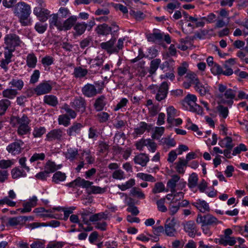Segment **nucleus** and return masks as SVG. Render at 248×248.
Listing matches in <instances>:
<instances>
[{
	"label": "nucleus",
	"mask_w": 248,
	"mask_h": 248,
	"mask_svg": "<svg viewBox=\"0 0 248 248\" xmlns=\"http://www.w3.org/2000/svg\"><path fill=\"white\" fill-rule=\"evenodd\" d=\"M88 27L87 24L85 23H77L74 26V30L75 32L74 33V35H81L85 31L86 28Z\"/></svg>",
	"instance_id": "obj_25"
},
{
	"label": "nucleus",
	"mask_w": 248,
	"mask_h": 248,
	"mask_svg": "<svg viewBox=\"0 0 248 248\" xmlns=\"http://www.w3.org/2000/svg\"><path fill=\"white\" fill-rule=\"evenodd\" d=\"M44 102L46 104L53 107L56 106L58 103L57 97L52 95L45 96Z\"/></svg>",
	"instance_id": "obj_38"
},
{
	"label": "nucleus",
	"mask_w": 248,
	"mask_h": 248,
	"mask_svg": "<svg viewBox=\"0 0 248 248\" xmlns=\"http://www.w3.org/2000/svg\"><path fill=\"white\" fill-rule=\"evenodd\" d=\"M217 108L221 117L226 118L228 116L229 110L227 107H224L222 105H219Z\"/></svg>",
	"instance_id": "obj_53"
},
{
	"label": "nucleus",
	"mask_w": 248,
	"mask_h": 248,
	"mask_svg": "<svg viewBox=\"0 0 248 248\" xmlns=\"http://www.w3.org/2000/svg\"><path fill=\"white\" fill-rule=\"evenodd\" d=\"M9 84L13 87H16L18 90H21L24 85L23 81L21 79H13Z\"/></svg>",
	"instance_id": "obj_51"
},
{
	"label": "nucleus",
	"mask_w": 248,
	"mask_h": 248,
	"mask_svg": "<svg viewBox=\"0 0 248 248\" xmlns=\"http://www.w3.org/2000/svg\"><path fill=\"white\" fill-rule=\"evenodd\" d=\"M15 15L18 17L22 26H28L31 23V6L24 2H19L13 8Z\"/></svg>",
	"instance_id": "obj_1"
},
{
	"label": "nucleus",
	"mask_w": 248,
	"mask_h": 248,
	"mask_svg": "<svg viewBox=\"0 0 248 248\" xmlns=\"http://www.w3.org/2000/svg\"><path fill=\"white\" fill-rule=\"evenodd\" d=\"M198 178L195 173H192L188 178V186L190 188L195 187L198 183Z\"/></svg>",
	"instance_id": "obj_42"
},
{
	"label": "nucleus",
	"mask_w": 248,
	"mask_h": 248,
	"mask_svg": "<svg viewBox=\"0 0 248 248\" xmlns=\"http://www.w3.org/2000/svg\"><path fill=\"white\" fill-rule=\"evenodd\" d=\"M58 120L59 124L64 126L68 125L70 123V118L65 114L59 116Z\"/></svg>",
	"instance_id": "obj_57"
},
{
	"label": "nucleus",
	"mask_w": 248,
	"mask_h": 248,
	"mask_svg": "<svg viewBox=\"0 0 248 248\" xmlns=\"http://www.w3.org/2000/svg\"><path fill=\"white\" fill-rule=\"evenodd\" d=\"M89 184V183L87 180L78 177L74 181L68 183L66 186L70 187H74L77 186L83 188V187H87Z\"/></svg>",
	"instance_id": "obj_19"
},
{
	"label": "nucleus",
	"mask_w": 248,
	"mask_h": 248,
	"mask_svg": "<svg viewBox=\"0 0 248 248\" xmlns=\"http://www.w3.org/2000/svg\"><path fill=\"white\" fill-rule=\"evenodd\" d=\"M25 219H26V217H20V216L10 217L8 218V224L9 226H15L19 224H23V221Z\"/></svg>",
	"instance_id": "obj_29"
},
{
	"label": "nucleus",
	"mask_w": 248,
	"mask_h": 248,
	"mask_svg": "<svg viewBox=\"0 0 248 248\" xmlns=\"http://www.w3.org/2000/svg\"><path fill=\"white\" fill-rule=\"evenodd\" d=\"M109 114L105 112H102L97 115L98 121L100 123H104L108 121L109 118Z\"/></svg>",
	"instance_id": "obj_61"
},
{
	"label": "nucleus",
	"mask_w": 248,
	"mask_h": 248,
	"mask_svg": "<svg viewBox=\"0 0 248 248\" xmlns=\"http://www.w3.org/2000/svg\"><path fill=\"white\" fill-rule=\"evenodd\" d=\"M218 243L223 246H233L235 244L236 240L233 237L221 236L219 239Z\"/></svg>",
	"instance_id": "obj_24"
},
{
	"label": "nucleus",
	"mask_w": 248,
	"mask_h": 248,
	"mask_svg": "<svg viewBox=\"0 0 248 248\" xmlns=\"http://www.w3.org/2000/svg\"><path fill=\"white\" fill-rule=\"evenodd\" d=\"M112 177L115 179L123 180L125 178V174L122 170H117L113 172Z\"/></svg>",
	"instance_id": "obj_54"
},
{
	"label": "nucleus",
	"mask_w": 248,
	"mask_h": 248,
	"mask_svg": "<svg viewBox=\"0 0 248 248\" xmlns=\"http://www.w3.org/2000/svg\"><path fill=\"white\" fill-rule=\"evenodd\" d=\"M46 132V129L44 127L35 128L33 132V135L35 138L41 137Z\"/></svg>",
	"instance_id": "obj_60"
},
{
	"label": "nucleus",
	"mask_w": 248,
	"mask_h": 248,
	"mask_svg": "<svg viewBox=\"0 0 248 248\" xmlns=\"http://www.w3.org/2000/svg\"><path fill=\"white\" fill-rule=\"evenodd\" d=\"M83 95L88 97H93L97 93L95 87L91 84H87L82 88Z\"/></svg>",
	"instance_id": "obj_13"
},
{
	"label": "nucleus",
	"mask_w": 248,
	"mask_h": 248,
	"mask_svg": "<svg viewBox=\"0 0 248 248\" xmlns=\"http://www.w3.org/2000/svg\"><path fill=\"white\" fill-rule=\"evenodd\" d=\"M33 12L41 22L46 21L50 14L49 10L45 7H34Z\"/></svg>",
	"instance_id": "obj_9"
},
{
	"label": "nucleus",
	"mask_w": 248,
	"mask_h": 248,
	"mask_svg": "<svg viewBox=\"0 0 248 248\" xmlns=\"http://www.w3.org/2000/svg\"><path fill=\"white\" fill-rule=\"evenodd\" d=\"M130 194L133 196H136L140 199H144L145 195L140 188L134 187L130 190Z\"/></svg>",
	"instance_id": "obj_46"
},
{
	"label": "nucleus",
	"mask_w": 248,
	"mask_h": 248,
	"mask_svg": "<svg viewBox=\"0 0 248 248\" xmlns=\"http://www.w3.org/2000/svg\"><path fill=\"white\" fill-rule=\"evenodd\" d=\"M165 128L164 127H156L155 132L152 136L153 139L158 140L164 132Z\"/></svg>",
	"instance_id": "obj_47"
},
{
	"label": "nucleus",
	"mask_w": 248,
	"mask_h": 248,
	"mask_svg": "<svg viewBox=\"0 0 248 248\" xmlns=\"http://www.w3.org/2000/svg\"><path fill=\"white\" fill-rule=\"evenodd\" d=\"M105 98V96L102 95L96 99L94 106L97 111H101L103 109L106 105Z\"/></svg>",
	"instance_id": "obj_32"
},
{
	"label": "nucleus",
	"mask_w": 248,
	"mask_h": 248,
	"mask_svg": "<svg viewBox=\"0 0 248 248\" xmlns=\"http://www.w3.org/2000/svg\"><path fill=\"white\" fill-rule=\"evenodd\" d=\"M37 197L33 196L28 202L23 204V208L19 209L18 210L22 213L30 212L31 210V208L37 205Z\"/></svg>",
	"instance_id": "obj_12"
},
{
	"label": "nucleus",
	"mask_w": 248,
	"mask_h": 248,
	"mask_svg": "<svg viewBox=\"0 0 248 248\" xmlns=\"http://www.w3.org/2000/svg\"><path fill=\"white\" fill-rule=\"evenodd\" d=\"M89 183L87 187H83V188H85L87 191V193L89 194H102L104 193L106 190L104 188H101V187L92 186L93 184V182H90L88 181Z\"/></svg>",
	"instance_id": "obj_16"
},
{
	"label": "nucleus",
	"mask_w": 248,
	"mask_h": 248,
	"mask_svg": "<svg viewBox=\"0 0 248 248\" xmlns=\"http://www.w3.org/2000/svg\"><path fill=\"white\" fill-rule=\"evenodd\" d=\"M236 93V91L229 89L226 91L224 94H219L218 97L221 98V102L223 103L231 106L233 103L232 100L235 98Z\"/></svg>",
	"instance_id": "obj_6"
},
{
	"label": "nucleus",
	"mask_w": 248,
	"mask_h": 248,
	"mask_svg": "<svg viewBox=\"0 0 248 248\" xmlns=\"http://www.w3.org/2000/svg\"><path fill=\"white\" fill-rule=\"evenodd\" d=\"M187 165V161L181 158H179V161L176 164V170L179 173H184L185 170L184 169L185 167Z\"/></svg>",
	"instance_id": "obj_39"
},
{
	"label": "nucleus",
	"mask_w": 248,
	"mask_h": 248,
	"mask_svg": "<svg viewBox=\"0 0 248 248\" xmlns=\"http://www.w3.org/2000/svg\"><path fill=\"white\" fill-rule=\"evenodd\" d=\"M180 177L177 175L172 176V178L168 182L167 186L170 189L172 193L175 192L176 183L179 180Z\"/></svg>",
	"instance_id": "obj_26"
},
{
	"label": "nucleus",
	"mask_w": 248,
	"mask_h": 248,
	"mask_svg": "<svg viewBox=\"0 0 248 248\" xmlns=\"http://www.w3.org/2000/svg\"><path fill=\"white\" fill-rule=\"evenodd\" d=\"M169 90V85L167 82H163L159 87L155 95V99L161 101L166 98Z\"/></svg>",
	"instance_id": "obj_8"
},
{
	"label": "nucleus",
	"mask_w": 248,
	"mask_h": 248,
	"mask_svg": "<svg viewBox=\"0 0 248 248\" xmlns=\"http://www.w3.org/2000/svg\"><path fill=\"white\" fill-rule=\"evenodd\" d=\"M176 220L173 218L172 219L168 218L165 222L164 226L165 233L169 236H175L177 231L175 229Z\"/></svg>",
	"instance_id": "obj_5"
},
{
	"label": "nucleus",
	"mask_w": 248,
	"mask_h": 248,
	"mask_svg": "<svg viewBox=\"0 0 248 248\" xmlns=\"http://www.w3.org/2000/svg\"><path fill=\"white\" fill-rule=\"evenodd\" d=\"M31 248H44L45 241L36 240L31 245Z\"/></svg>",
	"instance_id": "obj_64"
},
{
	"label": "nucleus",
	"mask_w": 248,
	"mask_h": 248,
	"mask_svg": "<svg viewBox=\"0 0 248 248\" xmlns=\"http://www.w3.org/2000/svg\"><path fill=\"white\" fill-rule=\"evenodd\" d=\"M75 207H70L69 208H62V210L64 212L63 219L67 220L70 215L73 212V211L75 209Z\"/></svg>",
	"instance_id": "obj_59"
},
{
	"label": "nucleus",
	"mask_w": 248,
	"mask_h": 248,
	"mask_svg": "<svg viewBox=\"0 0 248 248\" xmlns=\"http://www.w3.org/2000/svg\"><path fill=\"white\" fill-rule=\"evenodd\" d=\"M18 94L16 90L13 89H7L3 91L2 95L4 97L10 99L14 98Z\"/></svg>",
	"instance_id": "obj_31"
},
{
	"label": "nucleus",
	"mask_w": 248,
	"mask_h": 248,
	"mask_svg": "<svg viewBox=\"0 0 248 248\" xmlns=\"http://www.w3.org/2000/svg\"><path fill=\"white\" fill-rule=\"evenodd\" d=\"M197 101V97L195 95L188 94L185 98L184 101L189 106L196 104Z\"/></svg>",
	"instance_id": "obj_52"
},
{
	"label": "nucleus",
	"mask_w": 248,
	"mask_h": 248,
	"mask_svg": "<svg viewBox=\"0 0 248 248\" xmlns=\"http://www.w3.org/2000/svg\"><path fill=\"white\" fill-rule=\"evenodd\" d=\"M63 136V132L60 129H54L50 131L46 135V140L48 141L57 140L60 141L62 140Z\"/></svg>",
	"instance_id": "obj_15"
},
{
	"label": "nucleus",
	"mask_w": 248,
	"mask_h": 248,
	"mask_svg": "<svg viewBox=\"0 0 248 248\" xmlns=\"http://www.w3.org/2000/svg\"><path fill=\"white\" fill-rule=\"evenodd\" d=\"M37 58L33 53H30L27 57V65L31 68H34L36 65Z\"/></svg>",
	"instance_id": "obj_27"
},
{
	"label": "nucleus",
	"mask_w": 248,
	"mask_h": 248,
	"mask_svg": "<svg viewBox=\"0 0 248 248\" xmlns=\"http://www.w3.org/2000/svg\"><path fill=\"white\" fill-rule=\"evenodd\" d=\"M88 71L86 69L82 68L79 66L74 69V75L77 78H82L84 77L88 73Z\"/></svg>",
	"instance_id": "obj_33"
},
{
	"label": "nucleus",
	"mask_w": 248,
	"mask_h": 248,
	"mask_svg": "<svg viewBox=\"0 0 248 248\" xmlns=\"http://www.w3.org/2000/svg\"><path fill=\"white\" fill-rule=\"evenodd\" d=\"M52 90L51 86L47 82L39 84L34 89V92L37 95L47 93Z\"/></svg>",
	"instance_id": "obj_11"
},
{
	"label": "nucleus",
	"mask_w": 248,
	"mask_h": 248,
	"mask_svg": "<svg viewBox=\"0 0 248 248\" xmlns=\"http://www.w3.org/2000/svg\"><path fill=\"white\" fill-rule=\"evenodd\" d=\"M149 161L148 156L144 153H140L136 155L134 158L135 163L140 165L142 167L145 166Z\"/></svg>",
	"instance_id": "obj_17"
},
{
	"label": "nucleus",
	"mask_w": 248,
	"mask_h": 248,
	"mask_svg": "<svg viewBox=\"0 0 248 248\" xmlns=\"http://www.w3.org/2000/svg\"><path fill=\"white\" fill-rule=\"evenodd\" d=\"M148 41L155 42L157 41H160L163 39V33H162L157 30H154L153 33L146 35Z\"/></svg>",
	"instance_id": "obj_18"
},
{
	"label": "nucleus",
	"mask_w": 248,
	"mask_h": 248,
	"mask_svg": "<svg viewBox=\"0 0 248 248\" xmlns=\"http://www.w3.org/2000/svg\"><path fill=\"white\" fill-rule=\"evenodd\" d=\"M60 168V166H57L56 164L51 161H48L46 163L45 167V170L48 174L52 173L56 171L57 170Z\"/></svg>",
	"instance_id": "obj_41"
},
{
	"label": "nucleus",
	"mask_w": 248,
	"mask_h": 248,
	"mask_svg": "<svg viewBox=\"0 0 248 248\" xmlns=\"http://www.w3.org/2000/svg\"><path fill=\"white\" fill-rule=\"evenodd\" d=\"M123 39H119L117 45H115L116 38L112 37L110 40L101 43L100 46L102 49L106 50L108 53H118L123 47Z\"/></svg>",
	"instance_id": "obj_2"
},
{
	"label": "nucleus",
	"mask_w": 248,
	"mask_h": 248,
	"mask_svg": "<svg viewBox=\"0 0 248 248\" xmlns=\"http://www.w3.org/2000/svg\"><path fill=\"white\" fill-rule=\"evenodd\" d=\"M77 17L75 16H70L63 23L61 22L60 31L69 30L76 23Z\"/></svg>",
	"instance_id": "obj_14"
},
{
	"label": "nucleus",
	"mask_w": 248,
	"mask_h": 248,
	"mask_svg": "<svg viewBox=\"0 0 248 248\" xmlns=\"http://www.w3.org/2000/svg\"><path fill=\"white\" fill-rule=\"evenodd\" d=\"M194 88L202 96L205 95L209 92V87L207 84H202L200 81L194 86Z\"/></svg>",
	"instance_id": "obj_21"
},
{
	"label": "nucleus",
	"mask_w": 248,
	"mask_h": 248,
	"mask_svg": "<svg viewBox=\"0 0 248 248\" xmlns=\"http://www.w3.org/2000/svg\"><path fill=\"white\" fill-rule=\"evenodd\" d=\"M24 142L21 140H17L10 144L6 148L7 151L13 155L19 154L23 148L22 146Z\"/></svg>",
	"instance_id": "obj_7"
},
{
	"label": "nucleus",
	"mask_w": 248,
	"mask_h": 248,
	"mask_svg": "<svg viewBox=\"0 0 248 248\" xmlns=\"http://www.w3.org/2000/svg\"><path fill=\"white\" fill-rule=\"evenodd\" d=\"M165 189V186L162 182H158L155 184L152 192L154 194L163 192Z\"/></svg>",
	"instance_id": "obj_56"
},
{
	"label": "nucleus",
	"mask_w": 248,
	"mask_h": 248,
	"mask_svg": "<svg viewBox=\"0 0 248 248\" xmlns=\"http://www.w3.org/2000/svg\"><path fill=\"white\" fill-rule=\"evenodd\" d=\"M97 33L99 35H107L111 32V28L107 24H103L97 26L95 29Z\"/></svg>",
	"instance_id": "obj_23"
},
{
	"label": "nucleus",
	"mask_w": 248,
	"mask_h": 248,
	"mask_svg": "<svg viewBox=\"0 0 248 248\" xmlns=\"http://www.w3.org/2000/svg\"><path fill=\"white\" fill-rule=\"evenodd\" d=\"M161 60L159 59H155L151 62L150 67L149 70V72L151 75L155 73V71L159 67L160 64Z\"/></svg>",
	"instance_id": "obj_36"
},
{
	"label": "nucleus",
	"mask_w": 248,
	"mask_h": 248,
	"mask_svg": "<svg viewBox=\"0 0 248 248\" xmlns=\"http://www.w3.org/2000/svg\"><path fill=\"white\" fill-rule=\"evenodd\" d=\"M13 120H16L19 125H29V120L27 116L23 115L22 117H13Z\"/></svg>",
	"instance_id": "obj_45"
},
{
	"label": "nucleus",
	"mask_w": 248,
	"mask_h": 248,
	"mask_svg": "<svg viewBox=\"0 0 248 248\" xmlns=\"http://www.w3.org/2000/svg\"><path fill=\"white\" fill-rule=\"evenodd\" d=\"M186 80L191 84H196L200 81L197 76L194 73L188 72L185 76Z\"/></svg>",
	"instance_id": "obj_37"
},
{
	"label": "nucleus",
	"mask_w": 248,
	"mask_h": 248,
	"mask_svg": "<svg viewBox=\"0 0 248 248\" xmlns=\"http://www.w3.org/2000/svg\"><path fill=\"white\" fill-rule=\"evenodd\" d=\"M66 178L65 173L61 171H57L53 176V181L55 183H59L60 181H64Z\"/></svg>",
	"instance_id": "obj_44"
},
{
	"label": "nucleus",
	"mask_w": 248,
	"mask_h": 248,
	"mask_svg": "<svg viewBox=\"0 0 248 248\" xmlns=\"http://www.w3.org/2000/svg\"><path fill=\"white\" fill-rule=\"evenodd\" d=\"M78 154V151L77 149L70 148L67 150V152L65 154V155L67 159L73 160Z\"/></svg>",
	"instance_id": "obj_48"
},
{
	"label": "nucleus",
	"mask_w": 248,
	"mask_h": 248,
	"mask_svg": "<svg viewBox=\"0 0 248 248\" xmlns=\"http://www.w3.org/2000/svg\"><path fill=\"white\" fill-rule=\"evenodd\" d=\"M179 208L178 203H172V202H171L169 208L170 214L171 215L175 214L178 211Z\"/></svg>",
	"instance_id": "obj_63"
},
{
	"label": "nucleus",
	"mask_w": 248,
	"mask_h": 248,
	"mask_svg": "<svg viewBox=\"0 0 248 248\" xmlns=\"http://www.w3.org/2000/svg\"><path fill=\"white\" fill-rule=\"evenodd\" d=\"M4 55L5 58L1 60L0 66L5 71H7L8 70L7 65L11 62V58L13 56V54L11 51H5L4 53Z\"/></svg>",
	"instance_id": "obj_20"
},
{
	"label": "nucleus",
	"mask_w": 248,
	"mask_h": 248,
	"mask_svg": "<svg viewBox=\"0 0 248 248\" xmlns=\"http://www.w3.org/2000/svg\"><path fill=\"white\" fill-rule=\"evenodd\" d=\"M151 128V125H148L145 122H140V126L135 129V132L137 135L142 134L146 130H149Z\"/></svg>",
	"instance_id": "obj_34"
},
{
	"label": "nucleus",
	"mask_w": 248,
	"mask_h": 248,
	"mask_svg": "<svg viewBox=\"0 0 248 248\" xmlns=\"http://www.w3.org/2000/svg\"><path fill=\"white\" fill-rule=\"evenodd\" d=\"M165 202V198H162L157 201L156 204L157 205V208L159 211L162 212H165L166 211H167V208L164 205Z\"/></svg>",
	"instance_id": "obj_58"
},
{
	"label": "nucleus",
	"mask_w": 248,
	"mask_h": 248,
	"mask_svg": "<svg viewBox=\"0 0 248 248\" xmlns=\"http://www.w3.org/2000/svg\"><path fill=\"white\" fill-rule=\"evenodd\" d=\"M51 18L49 20L50 27H55L60 31L61 27V22L58 20V15L57 14H53L51 15Z\"/></svg>",
	"instance_id": "obj_28"
},
{
	"label": "nucleus",
	"mask_w": 248,
	"mask_h": 248,
	"mask_svg": "<svg viewBox=\"0 0 248 248\" xmlns=\"http://www.w3.org/2000/svg\"><path fill=\"white\" fill-rule=\"evenodd\" d=\"M71 106L76 110L83 112L86 109V102L84 98L81 97L76 98L71 103Z\"/></svg>",
	"instance_id": "obj_10"
},
{
	"label": "nucleus",
	"mask_w": 248,
	"mask_h": 248,
	"mask_svg": "<svg viewBox=\"0 0 248 248\" xmlns=\"http://www.w3.org/2000/svg\"><path fill=\"white\" fill-rule=\"evenodd\" d=\"M167 122L169 124H172L174 118L176 116V110L173 106H170L167 108Z\"/></svg>",
	"instance_id": "obj_30"
},
{
	"label": "nucleus",
	"mask_w": 248,
	"mask_h": 248,
	"mask_svg": "<svg viewBox=\"0 0 248 248\" xmlns=\"http://www.w3.org/2000/svg\"><path fill=\"white\" fill-rule=\"evenodd\" d=\"M82 126V125L80 123H74L67 131L68 135L71 136L74 134L78 133Z\"/></svg>",
	"instance_id": "obj_35"
},
{
	"label": "nucleus",
	"mask_w": 248,
	"mask_h": 248,
	"mask_svg": "<svg viewBox=\"0 0 248 248\" xmlns=\"http://www.w3.org/2000/svg\"><path fill=\"white\" fill-rule=\"evenodd\" d=\"M135 184V181L134 179H130L127 181L125 184L122 185H118V187L122 191H124L127 189L132 187Z\"/></svg>",
	"instance_id": "obj_43"
},
{
	"label": "nucleus",
	"mask_w": 248,
	"mask_h": 248,
	"mask_svg": "<svg viewBox=\"0 0 248 248\" xmlns=\"http://www.w3.org/2000/svg\"><path fill=\"white\" fill-rule=\"evenodd\" d=\"M11 104V102L8 99H2L0 101V115L4 114Z\"/></svg>",
	"instance_id": "obj_40"
},
{
	"label": "nucleus",
	"mask_w": 248,
	"mask_h": 248,
	"mask_svg": "<svg viewBox=\"0 0 248 248\" xmlns=\"http://www.w3.org/2000/svg\"><path fill=\"white\" fill-rule=\"evenodd\" d=\"M22 43V41L19 37L14 33L7 34L4 38L5 48L7 51H11L12 53L15 50L16 46H19Z\"/></svg>",
	"instance_id": "obj_3"
},
{
	"label": "nucleus",
	"mask_w": 248,
	"mask_h": 248,
	"mask_svg": "<svg viewBox=\"0 0 248 248\" xmlns=\"http://www.w3.org/2000/svg\"><path fill=\"white\" fill-rule=\"evenodd\" d=\"M192 204L202 213L210 210L208 204L204 201L198 200L196 202L192 203Z\"/></svg>",
	"instance_id": "obj_22"
},
{
	"label": "nucleus",
	"mask_w": 248,
	"mask_h": 248,
	"mask_svg": "<svg viewBox=\"0 0 248 248\" xmlns=\"http://www.w3.org/2000/svg\"><path fill=\"white\" fill-rule=\"evenodd\" d=\"M148 139H142L136 143V146L138 150H142L144 146H147Z\"/></svg>",
	"instance_id": "obj_62"
},
{
	"label": "nucleus",
	"mask_w": 248,
	"mask_h": 248,
	"mask_svg": "<svg viewBox=\"0 0 248 248\" xmlns=\"http://www.w3.org/2000/svg\"><path fill=\"white\" fill-rule=\"evenodd\" d=\"M34 28L39 33L42 34L46 31L47 28V24L38 22L36 23Z\"/></svg>",
	"instance_id": "obj_55"
},
{
	"label": "nucleus",
	"mask_w": 248,
	"mask_h": 248,
	"mask_svg": "<svg viewBox=\"0 0 248 248\" xmlns=\"http://www.w3.org/2000/svg\"><path fill=\"white\" fill-rule=\"evenodd\" d=\"M11 174L14 179H16L21 176L24 177L26 175V174L24 173L23 171L16 168L12 169Z\"/></svg>",
	"instance_id": "obj_50"
},
{
	"label": "nucleus",
	"mask_w": 248,
	"mask_h": 248,
	"mask_svg": "<svg viewBox=\"0 0 248 248\" xmlns=\"http://www.w3.org/2000/svg\"><path fill=\"white\" fill-rule=\"evenodd\" d=\"M196 222L198 224H202V227L208 225H216L222 223L221 221L218 220L216 217L209 214L203 216H202L201 214H198Z\"/></svg>",
	"instance_id": "obj_4"
},
{
	"label": "nucleus",
	"mask_w": 248,
	"mask_h": 248,
	"mask_svg": "<svg viewBox=\"0 0 248 248\" xmlns=\"http://www.w3.org/2000/svg\"><path fill=\"white\" fill-rule=\"evenodd\" d=\"M30 131L29 125H19L17 129V133L20 136L28 134Z\"/></svg>",
	"instance_id": "obj_49"
}]
</instances>
